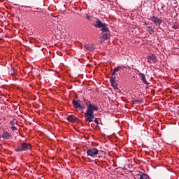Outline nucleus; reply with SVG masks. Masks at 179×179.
I'll use <instances>...</instances> for the list:
<instances>
[{
  "instance_id": "nucleus-12",
  "label": "nucleus",
  "mask_w": 179,
  "mask_h": 179,
  "mask_svg": "<svg viewBox=\"0 0 179 179\" xmlns=\"http://www.w3.org/2000/svg\"><path fill=\"white\" fill-rule=\"evenodd\" d=\"M66 119L70 122H75L78 120V118L73 115H71L68 116Z\"/></svg>"
},
{
  "instance_id": "nucleus-20",
  "label": "nucleus",
  "mask_w": 179,
  "mask_h": 179,
  "mask_svg": "<svg viewBox=\"0 0 179 179\" xmlns=\"http://www.w3.org/2000/svg\"><path fill=\"white\" fill-rule=\"evenodd\" d=\"M172 29H173L174 30H177V29H178V25H173L172 27Z\"/></svg>"
},
{
  "instance_id": "nucleus-27",
  "label": "nucleus",
  "mask_w": 179,
  "mask_h": 179,
  "mask_svg": "<svg viewBox=\"0 0 179 179\" xmlns=\"http://www.w3.org/2000/svg\"><path fill=\"white\" fill-rule=\"evenodd\" d=\"M123 68H126L125 66H123Z\"/></svg>"
},
{
  "instance_id": "nucleus-13",
  "label": "nucleus",
  "mask_w": 179,
  "mask_h": 179,
  "mask_svg": "<svg viewBox=\"0 0 179 179\" xmlns=\"http://www.w3.org/2000/svg\"><path fill=\"white\" fill-rule=\"evenodd\" d=\"M110 83L111 86L114 87V89H117L118 90V88L117 87V83L115 82V77H113L110 78Z\"/></svg>"
},
{
  "instance_id": "nucleus-18",
  "label": "nucleus",
  "mask_w": 179,
  "mask_h": 179,
  "mask_svg": "<svg viewBox=\"0 0 179 179\" xmlns=\"http://www.w3.org/2000/svg\"><path fill=\"white\" fill-rule=\"evenodd\" d=\"M87 50L88 51H94V50H96V48H94V46H93L92 45H88V48Z\"/></svg>"
},
{
  "instance_id": "nucleus-19",
  "label": "nucleus",
  "mask_w": 179,
  "mask_h": 179,
  "mask_svg": "<svg viewBox=\"0 0 179 179\" xmlns=\"http://www.w3.org/2000/svg\"><path fill=\"white\" fill-rule=\"evenodd\" d=\"M9 73H10V75H13L15 73V69H10V70H9Z\"/></svg>"
},
{
  "instance_id": "nucleus-21",
  "label": "nucleus",
  "mask_w": 179,
  "mask_h": 179,
  "mask_svg": "<svg viewBox=\"0 0 179 179\" xmlns=\"http://www.w3.org/2000/svg\"><path fill=\"white\" fill-rule=\"evenodd\" d=\"M11 129H13V131H16L17 130V128H16L15 126H11Z\"/></svg>"
},
{
  "instance_id": "nucleus-9",
  "label": "nucleus",
  "mask_w": 179,
  "mask_h": 179,
  "mask_svg": "<svg viewBox=\"0 0 179 179\" xmlns=\"http://www.w3.org/2000/svg\"><path fill=\"white\" fill-rule=\"evenodd\" d=\"M138 76L141 78V80H142L143 83H144V85H149V83H148L146 80V76L143 73H138Z\"/></svg>"
},
{
  "instance_id": "nucleus-11",
  "label": "nucleus",
  "mask_w": 179,
  "mask_h": 179,
  "mask_svg": "<svg viewBox=\"0 0 179 179\" xmlns=\"http://www.w3.org/2000/svg\"><path fill=\"white\" fill-rule=\"evenodd\" d=\"M139 179H149L150 178L148 174L139 172V174L137 175Z\"/></svg>"
},
{
  "instance_id": "nucleus-22",
  "label": "nucleus",
  "mask_w": 179,
  "mask_h": 179,
  "mask_svg": "<svg viewBox=\"0 0 179 179\" xmlns=\"http://www.w3.org/2000/svg\"><path fill=\"white\" fill-rule=\"evenodd\" d=\"M10 125H12V127H15V122L10 121Z\"/></svg>"
},
{
  "instance_id": "nucleus-10",
  "label": "nucleus",
  "mask_w": 179,
  "mask_h": 179,
  "mask_svg": "<svg viewBox=\"0 0 179 179\" xmlns=\"http://www.w3.org/2000/svg\"><path fill=\"white\" fill-rule=\"evenodd\" d=\"M1 138L3 139H12V134L8 131H3V134L1 135Z\"/></svg>"
},
{
  "instance_id": "nucleus-28",
  "label": "nucleus",
  "mask_w": 179,
  "mask_h": 179,
  "mask_svg": "<svg viewBox=\"0 0 179 179\" xmlns=\"http://www.w3.org/2000/svg\"><path fill=\"white\" fill-rule=\"evenodd\" d=\"M0 101H1V98H0Z\"/></svg>"
},
{
  "instance_id": "nucleus-4",
  "label": "nucleus",
  "mask_w": 179,
  "mask_h": 179,
  "mask_svg": "<svg viewBox=\"0 0 179 179\" xmlns=\"http://www.w3.org/2000/svg\"><path fill=\"white\" fill-rule=\"evenodd\" d=\"M97 155H99V150L96 148H92L87 150V156L94 157V156H97Z\"/></svg>"
},
{
  "instance_id": "nucleus-25",
  "label": "nucleus",
  "mask_w": 179,
  "mask_h": 179,
  "mask_svg": "<svg viewBox=\"0 0 179 179\" xmlns=\"http://www.w3.org/2000/svg\"><path fill=\"white\" fill-rule=\"evenodd\" d=\"M0 138H2V136H1V135H0Z\"/></svg>"
},
{
  "instance_id": "nucleus-3",
  "label": "nucleus",
  "mask_w": 179,
  "mask_h": 179,
  "mask_svg": "<svg viewBox=\"0 0 179 179\" xmlns=\"http://www.w3.org/2000/svg\"><path fill=\"white\" fill-rule=\"evenodd\" d=\"M31 149V145L27 143H21L17 148H15V152H24L30 150Z\"/></svg>"
},
{
  "instance_id": "nucleus-14",
  "label": "nucleus",
  "mask_w": 179,
  "mask_h": 179,
  "mask_svg": "<svg viewBox=\"0 0 179 179\" xmlns=\"http://www.w3.org/2000/svg\"><path fill=\"white\" fill-rule=\"evenodd\" d=\"M101 34H102V38L103 40H108V38H110V37L111 36L110 34V32H103Z\"/></svg>"
},
{
  "instance_id": "nucleus-17",
  "label": "nucleus",
  "mask_w": 179,
  "mask_h": 179,
  "mask_svg": "<svg viewBox=\"0 0 179 179\" xmlns=\"http://www.w3.org/2000/svg\"><path fill=\"white\" fill-rule=\"evenodd\" d=\"M132 101L134 104H142V99H134Z\"/></svg>"
},
{
  "instance_id": "nucleus-5",
  "label": "nucleus",
  "mask_w": 179,
  "mask_h": 179,
  "mask_svg": "<svg viewBox=\"0 0 179 179\" xmlns=\"http://www.w3.org/2000/svg\"><path fill=\"white\" fill-rule=\"evenodd\" d=\"M72 103L75 108H78L80 111H83V110H85V106L80 104V100H73Z\"/></svg>"
},
{
  "instance_id": "nucleus-15",
  "label": "nucleus",
  "mask_w": 179,
  "mask_h": 179,
  "mask_svg": "<svg viewBox=\"0 0 179 179\" xmlns=\"http://www.w3.org/2000/svg\"><path fill=\"white\" fill-rule=\"evenodd\" d=\"M120 68H121V66H117V67L114 69L113 72V73L111 75L112 77H115V73L118 72V71H120Z\"/></svg>"
},
{
  "instance_id": "nucleus-8",
  "label": "nucleus",
  "mask_w": 179,
  "mask_h": 179,
  "mask_svg": "<svg viewBox=\"0 0 179 179\" xmlns=\"http://www.w3.org/2000/svg\"><path fill=\"white\" fill-rule=\"evenodd\" d=\"M85 104L87 107V110H99V108L95 105H92L90 101H87Z\"/></svg>"
},
{
  "instance_id": "nucleus-26",
  "label": "nucleus",
  "mask_w": 179,
  "mask_h": 179,
  "mask_svg": "<svg viewBox=\"0 0 179 179\" xmlns=\"http://www.w3.org/2000/svg\"><path fill=\"white\" fill-rule=\"evenodd\" d=\"M94 122H97V121H96V120H95V121H94Z\"/></svg>"
},
{
  "instance_id": "nucleus-6",
  "label": "nucleus",
  "mask_w": 179,
  "mask_h": 179,
  "mask_svg": "<svg viewBox=\"0 0 179 179\" xmlns=\"http://www.w3.org/2000/svg\"><path fill=\"white\" fill-rule=\"evenodd\" d=\"M147 62L148 64H156L157 62V57L153 54H150L147 56Z\"/></svg>"
},
{
  "instance_id": "nucleus-16",
  "label": "nucleus",
  "mask_w": 179,
  "mask_h": 179,
  "mask_svg": "<svg viewBox=\"0 0 179 179\" xmlns=\"http://www.w3.org/2000/svg\"><path fill=\"white\" fill-rule=\"evenodd\" d=\"M84 16L85 19H87V20H92V19H93V16H92L90 14L85 13Z\"/></svg>"
},
{
  "instance_id": "nucleus-2",
  "label": "nucleus",
  "mask_w": 179,
  "mask_h": 179,
  "mask_svg": "<svg viewBox=\"0 0 179 179\" xmlns=\"http://www.w3.org/2000/svg\"><path fill=\"white\" fill-rule=\"evenodd\" d=\"M94 111H99V109H87L85 113V118L88 122H93L94 118Z\"/></svg>"
},
{
  "instance_id": "nucleus-1",
  "label": "nucleus",
  "mask_w": 179,
  "mask_h": 179,
  "mask_svg": "<svg viewBox=\"0 0 179 179\" xmlns=\"http://www.w3.org/2000/svg\"><path fill=\"white\" fill-rule=\"evenodd\" d=\"M94 26V27H96V29H101L102 33L110 32V29L107 27V24L103 23L100 20H96Z\"/></svg>"
},
{
  "instance_id": "nucleus-24",
  "label": "nucleus",
  "mask_w": 179,
  "mask_h": 179,
  "mask_svg": "<svg viewBox=\"0 0 179 179\" xmlns=\"http://www.w3.org/2000/svg\"><path fill=\"white\" fill-rule=\"evenodd\" d=\"M85 103H87V101H88L89 100L86 99H83Z\"/></svg>"
},
{
  "instance_id": "nucleus-7",
  "label": "nucleus",
  "mask_w": 179,
  "mask_h": 179,
  "mask_svg": "<svg viewBox=\"0 0 179 179\" xmlns=\"http://www.w3.org/2000/svg\"><path fill=\"white\" fill-rule=\"evenodd\" d=\"M150 20L154 23V24H156V26H160V24L163 23V21L162 20L155 16L150 17Z\"/></svg>"
},
{
  "instance_id": "nucleus-23",
  "label": "nucleus",
  "mask_w": 179,
  "mask_h": 179,
  "mask_svg": "<svg viewBox=\"0 0 179 179\" xmlns=\"http://www.w3.org/2000/svg\"><path fill=\"white\" fill-rule=\"evenodd\" d=\"M88 47H89V45L87 44L84 45V48H85V50H87Z\"/></svg>"
}]
</instances>
